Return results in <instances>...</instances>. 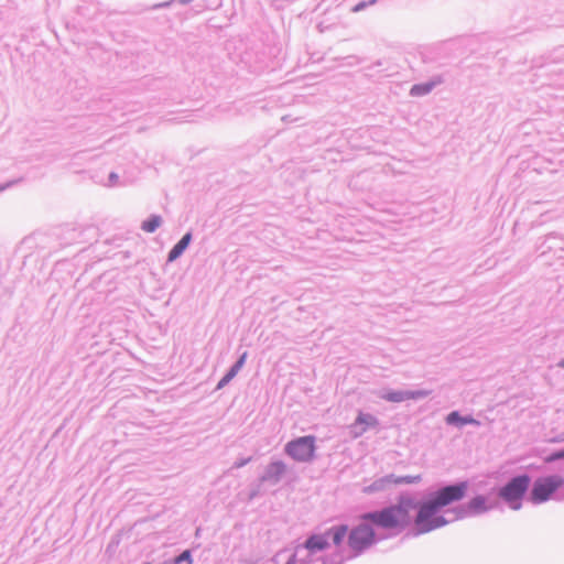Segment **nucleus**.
I'll use <instances>...</instances> for the list:
<instances>
[{
  "label": "nucleus",
  "instance_id": "1",
  "mask_svg": "<svg viewBox=\"0 0 564 564\" xmlns=\"http://www.w3.org/2000/svg\"><path fill=\"white\" fill-rule=\"evenodd\" d=\"M468 488L467 480L444 485L422 500L411 492H401L395 503L365 512L362 518L377 528L394 533H401L413 524V535L417 536L454 522L452 516L445 514V510L452 503L463 500Z\"/></svg>",
  "mask_w": 564,
  "mask_h": 564
},
{
  "label": "nucleus",
  "instance_id": "2",
  "mask_svg": "<svg viewBox=\"0 0 564 564\" xmlns=\"http://www.w3.org/2000/svg\"><path fill=\"white\" fill-rule=\"evenodd\" d=\"M328 547L327 538L324 535L312 534L304 543L297 544L293 550H283L276 554L275 558L286 556L284 564H304L313 558L319 557L318 553Z\"/></svg>",
  "mask_w": 564,
  "mask_h": 564
},
{
  "label": "nucleus",
  "instance_id": "3",
  "mask_svg": "<svg viewBox=\"0 0 564 564\" xmlns=\"http://www.w3.org/2000/svg\"><path fill=\"white\" fill-rule=\"evenodd\" d=\"M531 477L528 474H520L511 477L498 490V497L512 510H520L522 500L529 492Z\"/></svg>",
  "mask_w": 564,
  "mask_h": 564
},
{
  "label": "nucleus",
  "instance_id": "4",
  "mask_svg": "<svg viewBox=\"0 0 564 564\" xmlns=\"http://www.w3.org/2000/svg\"><path fill=\"white\" fill-rule=\"evenodd\" d=\"M364 514L365 513L360 516L362 522L354 527L348 533L347 542L350 551L352 552V556L360 555L378 541L376 532L372 528V525H377L368 520H365L362 518Z\"/></svg>",
  "mask_w": 564,
  "mask_h": 564
},
{
  "label": "nucleus",
  "instance_id": "5",
  "mask_svg": "<svg viewBox=\"0 0 564 564\" xmlns=\"http://www.w3.org/2000/svg\"><path fill=\"white\" fill-rule=\"evenodd\" d=\"M564 485V478L550 475L536 478L529 491L528 500L533 505L546 502Z\"/></svg>",
  "mask_w": 564,
  "mask_h": 564
},
{
  "label": "nucleus",
  "instance_id": "6",
  "mask_svg": "<svg viewBox=\"0 0 564 564\" xmlns=\"http://www.w3.org/2000/svg\"><path fill=\"white\" fill-rule=\"evenodd\" d=\"M494 505L488 503L487 497L477 495L466 503L457 505L445 510V514L452 516V520H463L486 513Z\"/></svg>",
  "mask_w": 564,
  "mask_h": 564
},
{
  "label": "nucleus",
  "instance_id": "7",
  "mask_svg": "<svg viewBox=\"0 0 564 564\" xmlns=\"http://www.w3.org/2000/svg\"><path fill=\"white\" fill-rule=\"evenodd\" d=\"M315 442L314 435L301 436L288 442L284 452L295 462L310 463L315 457Z\"/></svg>",
  "mask_w": 564,
  "mask_h": 564
},
{
  "label": "nucleus",
  "instance_id": "8",
  "mask_svg": "<svg viewBox=\"0 0 564 564\" xmlns=\"http://www.w3.org/2000/svg\"><path fill=\"white\" fill-rule=\"evenodd\" d=\"M432 393L431 390H382L379 392V398L393 403H400L406 400H422Z\"/></svg>",
  "mask_w": 564,
  "mask_h": 564
},
{
  "label": "nucleus",
  "instance_id": "9",
  "mask_svg": "<svg viewBox=\"0 0 564 564\" xmlns=\"http://www.w3.org/2000/svg\"><path fill=\"white\" fill-rule=\"evenodd\" d=\"M286 471V465L282 460L271 462L264 469L263 474L259 477V482H269L276 485L280 482L282 476Z\"/></svg>",
  "mask_w": 564,
  "mask_h": 564
},
{
  "label": "nucleus",
  "instance_id": "10",
  "mask_svg": "<svg viewBox=\"0 0 564 564\" xmlns=\"http://www.w3.org/2000/svg\"><path fill=\"white\" fill-rule=\"evenodd\" d=\"M443 83L442 76H435L426 83L414 84L410 89V96L422 97L429 95L437 85Z\"/></svg>",
  "mask_w": 564,
  "mask_h": 564
},
{
  "label": "nucleus",
  "instance_id": "11",
  "mask_svg": "<svg viewBox=\"0 0 564 564\" xmlns=\"http://www.w3.org/2000/svg\"><path fill=\"white\" fill-rule=\"evenodd\" d=\"M193 240V235L191 231L186 232L169 251L167 253V262H174L177 260L184 251L188 248L189 243Z\"/></svg>",
  "mask_w": 564,
  "mask_h": 564
},
{
  "label": "nucleus",
  "instance_id": "12",
  "mask_svg": "<svg viewBox=\"0 0 564 564\" xmlns=\"http://www.w3.org/2000/svg\"><path fill=\"white\" fill-rule=\"evenodd\" d=\"M445 421L448 425H453L459 429L467 424L475 426L480 425V422L471 415H462L458 411H452L448 413Z\"/></svg>",
  "mask_w": 564,
  "mask_h": 564
},
{
  "label": "nucleus",
  "instance_id": "13",
  "mask_svg": "<svg viewBox=\"0 0 564 564\" xmlns=\"http://www.w3.org/2000/svg\"><path fill=\"white\" fill-rule=\"evenodd\" d=\"M348 533V525L347 524H338L329 528L327 531H325L322 535L327 538V543L329 544V540L333 541V543L336 546H339Z\"/></svg>",
  "mask_w": 564,
  "mask_h": 564
},
{
  "label": "nucleus",
  "instance_id": "14",
  "mask_svg": "<svg viewBox=\"0 0 564 564\" xmlns=\"http://www.w3.org/2000/svg\"><path fill=\"white\" fill-rule=\"evenodd\" d=\"M394 474H389L373 480L369 486L365 487L366 494H375L386 490L390 485H393Z\"/></svg>",
  "mask_w": 564,
  "mask_h": 564
},
{
  "label": "nucleus",
  "instance_id": "15",
  "mask_svg": "<svg viewBox=\"0 0 564 564\" xmlns=\"http://www.w3.org/2000/svg\"><path fill=\"white\" fill-rule=\"evenodd\" d=\"M356 426L362 425V427H367V431L369 429H376L379 426V420L377 416L370 413H365L360 411L356 417Z\"/></svg>",
  "mask_w": 564,
  "mask_h": 564
},
{
  "label": "nucleus",
  "instance_id": "16",
  "mask_svg": "<svg viewBox=\"0 0 564 564\" xmlns=\"http://www.w3.org/2000/svg\"><path fill=\"white\" fill-rule=\"evenodd\" d=\"M162 217L160 215H151L148 219L142 221L141 229L145 232H154L162 225Z\"/></svg>",
  "mask_w": 564,
  "mask_h": 564
},
{
  "label": "nucleus",
  "instance_id": "17",
  "mask_svg": "<svg viewBox=\"0 0 564 564\" xmlns=\"http://www.w3.org/2000/svg\"><path fill=\"white\" fill-rule=\"evenodd\" d=\"M237 375L238 371L231 366L226 375L218 381L216 389L220 390L225 388Z\"/></svg>",
  "mask_w": 564,
  "mask_h": 564
},
{
  "label": "nucleus",
  "instance_id": "18",
  "mask_svg": "<svg viewBox=\"0 0 564 564\" xmlns=\"http://www.w3.org/2000/svg\"><path fill=\"white\" fill-rule=\"evenodd\" d=\"M170 564H193V556L191 550L183 551L180 555L175 556L172 561H169Z\"/></svg>",
  "mask_w": 564,
  "mask_h": 564
},
{
  "label": "nucleus",
  "instance_id": "19",
  "mask_svg": "<svg viewBox=\"0 0 564 564\" xmlns=\"http://www.w3.org/2000/svg\"><path fill=\"white\" fill-rule=\"evenodd\" d=\"M421 481V476H395L393 485H402V484H417Z\"/></svg>",
  "mask_w": 564,
  "mask_h": 564
},
{
  "label": "nucleus",
  "instance_id": "20",
  "mask_svg": "<svg viewBox=\"0 0 564 564\" xmlns=\"http://www.w3.org/2000/svg\"><path fill=\"white\" fill-rule=\"evenodd\" d=\"M561 459H564V448L554 451L544 457V462L546 464H551V463H554V462L561 460Z\"/></svg>",
  "mask_w": 564,
  "mask_h": 564
},
{
  "label": "nucleus",
  "instance_id": "21",
  "mask_svg": "<svg viewBox=\"0 0 564 564\" xmlns=\"http://www.w3.org/2000/svg\"><path fill=\"white\" fill-rule=\"evenodd\" d=\"M377 2H378V0L360 1V2H358L357 4H355V6L351 8V12H354V13L361 12V11H364L365 9H367L368 7L376 4Z\"/></svg>",
  "mask_w": 564,
  "mask_h": 564
},
{
  "label": "nucleus",
  "instance_id": "22",
  "mask_svg": "<svg viewBox=\"0 0 564 564\" xmlns=\"http://www.w3.org/2000/svg\"><path fill=\"white\" fill-rule=\"evenodd\" d=\"M367 432V427L356 426V421L350 425V434L354 438L360 437Z\"/></svg>",
  "mask_w": 564,
  "mask_h": 564
},
{
  "label": "nucleus",
  "instance_id": "23",
  "mask_svg": "<svg viewBox=\"0 0 564 564\" xmlns=\"http://www.w3.org/2000/svg\"><path fill=\"white\" fill-rule=\"evenodd\" d=\"M248 357V352L245 351L238 359L237 361L232 365V367L239 372L241 370V368L243 367L245 362H246V359Z\"/></svg>",
  "mask_w": 564,
  "mask_h": 564
},
{
  "label": "nucleus",
  "instance_id": "24",
  "mask_svg": "<svg viewBox=\"0 0 564 564\" xmlns=\"http://www.w3.org/2000/svg\"><path fill=\"white\" fill-rule=\"evenodd\" d=\"M22 182V178H17V180H11V181H8L3 184H0V193H2L3 191L8 189V188H11L12 186L19 184Z\"/></svg>",
  "mask_w": 564,
  "mask_h": 564
},
{
  "label": "nucleus",
  "instance_id": "25",
  "mask_svg": "<svg viewBox=\"0 0 564 564\" xmlns=\"http://www.w3.org/2000/svg\"><path fill=\"white\" fill-rule=\"evenodd\" d=\"M251 459H252V457L237 459L234 463L232 468H241V467L246 466L247 464H249L251 462Z\"/></svg>",
  "mask_w": 564,
  "mask_h": 564
},
{
  "label": "nucleus",
  "instance_id": "26",
  "mask_svg": "<svg viewBox=\"0 0 564 564\" xmlns=\"http://www.w3.org/2000/svg\"><path fill=\"white\" fill-rule=\"evenodd\" d=\"M109 186H116L119 182V175L115 172H111L108 176Z\"/></svg>",
  "mask_w": 564,
  "mask_h": 564
},
{
  "label": "nucleus",
  "instance_id": "27",
  "mask_svg": "<svg viewBox=\"0 0 564 564\" xmlns=\"http://www.w3.org/2000/svg\"><path fill=\"white\" fill-rule=\"evenodd\" d=\"M260 485H261V484H259V485L257 486V488H254V489H252V490L250 491V494H249V499H250V500L254 499V498L259 495V488H260Z\"/></svg>",
  "mask_w": 564,
  "mask_h": 564
},
{
  "label": "nucleus",
  "instance_id": "28",
  "mask_svg": "<svg viewBox=\"0 0 564 564\" xmlns=\"http://www.w3.org/2000/svg\"><path fill=\"white\" fill-rule=\"evenodd\" d=\"M557 367L564 369V358L557 362Z\"/></svg>",
  "mask_w": 564,
  "mask_h": 564
},
{
  "label": "nucleus",
  "instance_id": "29",
  "mask_svg": "<svg viewBox=\"0 0 564 564\" xmlns=\"http://www.w3.org/2000/svg\"><path fill=\"white\" fill-rule=\"evenodd\" d=\"M182 3H189L192 0H180Z\"/></svg>",
  "mask_w": 564,
  "mask_h": 564
}]
</instances>
